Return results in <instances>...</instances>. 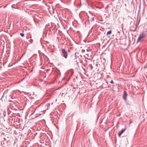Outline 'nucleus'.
<instances>
[{"label":"nucleus","instance_id":"obj_1","mask_svg":"<svg viewBox=\"0 0 147 147\" xmlns=\"http://www.w3.org/2000/svg\"><path fill=\"white\" fill-rule=\"evenodd\" d=\"M146 34L144 33H142L139 35L137 41V42L142 41L146 37Z\"/></svg>","mask_w":147,"mask_h":147},{"label":"nucleus","instance_id":"obj_2","mask_svg":"<svg viewBox=\"0 0 147 147\" xmlns=\"http://www.w3.org/2000/svg\"><path fill=\"white\" fill-rule=\"evenodd\" d=\"M62 55L66 59L67 57V53L64 49H62L61 50Z\"/></svg>","mask_w":147,"mask_h":147},{"label":"nucleus","instance_id":"obj_3","mask_svg":"<svg viewBox=\"0 0 147 147\" xmlns=\"http://www.w3.org/2000/svg\"><path fill=\"white\" fill-rule=\"evenodd\" d=\"M127 96V92L126 91H124L123 92V98L124 99L125 101H126L127 99L126 97Z\"/></svg>","mask_w":147,"mask_h":147},{"label":"nucleus","instance_id":"obj_4","mask_svg":"<svg viewBox=\"0 0 147 147\" xmlns=\"http://www.w3.org/2000/svg\"><path fill=\"white\" fill-rule=\"evenodd\" d=\"M126 128L122 129L120 131H119L118 134V136L119 137H120L121 134L126 130Z\"/></svg>","mask_w":147,"mask_h":147},{"label":"nucleus","instance_id":"obj_5","mask_svg":"<svg viewBox=\"0 0 147 147\" xmlns=\"http://www.w3.org/2000/svg\"><path fill=\"white\" fill-rule=\"evenodd\" d=\"M112 33V31L111 30H110L108 31L107 33V35H109L111 34Z\"/></svg>","mask_w":147,"mask_h":147},{"label":"nucleus","instance_id":"obj_6","mask_svg":"<svg viewBox=\"0 0 147 147\" xmlns=\"http://www.w3.org/2000/svg\"><path fill=\"white\" fill-rule=\"evenodd\" d=\"M20 35L22 36V37H23L24 36V34L23 33H21L20 34Z\"/></svg>","mask_w":147,"mask_h":147},{"label":"nucleus","instance_id":"obj_7","mask_svg":"<svg viewBox=\"0 0 147 147\" xmlns=\"http://www.w3.org/2000/svg\"><path fill=\"white\" fill-rule=\"evenodd\" d=\"M110 83L111 84H113V80H111V81Z\"/></svg>","mask_w":147,"mask_h":147},{"label":"nucleus","instance_id":"obj_8","mask_svg":"<svg viewBox=\"0 0 147 147\" xmlns=\"http://www.w3.org/2000/svg\"><path fill=\"white\" fill-rule=\"evenodd\" d=\"M31 40L32 41V39H31Z\"/></svg>","mask_w":147,"mask_h":147}]
</instances>
